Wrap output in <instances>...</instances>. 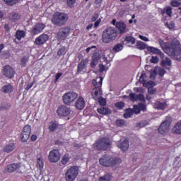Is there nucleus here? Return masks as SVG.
I'll list each match as a JSON object with an SVG mask.
<instances>
[{
  "mask_svg": "<svg viewBox=\"0 0 181 181\" xmlns=\"http://www.w3.org/2000/svg\"><path fill=\"white\" fill-rule=\"evenodd\" d=\"M45 24L38 23L37 24H35V25H33L31 33L34 35H38L45 29Z\"/></svg>",
  "mask_w": 181,
  "mask_h": 181,
  "instance_id": "4468645a",
  "label": "nucleus"
},
{
  "mask_svg": "<svg viewBox=\"0 0 181 181\" xmlns=\"http://www.w3.org/2000/svg\"><path fill=\"white\" fill-rule=\"evenodd\" d=\"M148 77H146V74L144 71H142L139 78V83H141L143 84L144 87H145V84H147L148 82H146V79Z\"/></svg>",
  "mask_w": 181,
  "mask_h": 181,
  "instance_id": "473e14b6",
  "label": "nucleus"
},
{
  "mask_svg": "<svg viewBox=\"0 0 181 181\" xmlns=\"http://www.w3.org/2000/svg\"><path fill=\"white\" fill-rule=\"evenodd\" d=\"M21 168H22L21 163H13L11 165H8L7 169H8V172L9 173L18 172V173H21L22 172L21 170Z\"/></svg>",
  "mask_w": 181,
  "mask_h": 181,
  "instance_id": "2eb2a0df",
  "label": "nucleus"
},
{
  "mask_svg": "<svg viewBox=\"0 0 181 181\" xmlns=\"http://www.w3.org/2000/svg\"><path fill=\"white\" fill-rule=\"evenodd\" d=\"M37 165H39V167L40 168H43V167H44V162H43L42 156L41 154H37Z\"/></svg>",
  "mask_w": 181,
  "mask_h": 181,
  "instance_id": "e433bc0d",
  "label": "nucleus"
},
{
  "mask_svg": "<svg viewBox=\"0 0 181 181\" xmlns=\"http://www.w3.org/2000/svg\"><path fill=\"white\" fill-rule=\"evenodd\" d=\"M165 74V71L164 69L156 66L154 70L152 71L151 75L155 76L158 74L159 76H163Z\"/></svg>",
  "mask_w": 181,
  "mask_h": 181,
  "instance_id": "b1692460",
  "label": "nucleus"
},
{
  "mask_svg": "<svg viewBox=\"0 0 181 181\" xmlns=\"http://www.w3.org/2000/svg\"><path fill=\"white\" fill-rule=\"evenodd\" d=\"M63 75L62 73H57L55 76V81H58L59 78Z\"/></svg>",
  "mask_w": 181,
  "mask_h": 181,
  "instance_id": "338daca9",
  "label": "nucleus"
},
{
  "mask_svg": "<svg viewBox=\"0 0 181 181\" xmlns=\"http://www.w3.org/2000/svg\"><path fill=\"white\" fill-rule=\"evenodd\" d=\"M57 127H58V125H57V124L56 122H51L49 126V130L51 132H55L57 130Z\"/></svg>",
  "mask_w": 181,
  "mask_h": 181,
  "instance_id": "58836bf2",
  "label": "nucleus"
},
{
  "mask_svg": "<svg viewBox=\"0 0 181 181\" xmlns=\"http://www.w3.org/2000/svg\"><path fill=\"white\" fill-rule=\"evenodd\" d=\"M28 62V59L26 57H23L21 59V65L25 66L26 63Z\"/></svg>",
  "mask_w": 181,
  "mask_h": 181,
  "instance_id": "0e129e2a",
  "label": "nucleus"
},
{
  "mask_svg": "<svg viewBox=\"0 0 181 181\" xmlns=\"http://www.w3.org/2000/svg\"><path fill=\"white\" fill-rule=\"evenodd\" d=\"M147 50L153 54H160L161 51L157 48H155L153 47H147Z\"/></svg>",
  "mask_w": 181,
  "mask_h": 181,
  "instance_id": "c9c22d12",
  "label": "nucleus"
},
{
  "mask_svg": "<svg viewBox=\"0 0 181 181\" xmlns=\"http://www.w3.org/2000/svg\"><path fill=\"white\" fill-rule=\"evenodd\" d=\"M122 49V45L121 44H118L113 47L112 51L118 52Z\"/></svg>",
  "mask_w": 181,
  "mask_h": 181,
  "instance_id": "3c124183",
  "label": "nucleus"
},
{
  "mask_svg": "<svg viewBox=\"0 0 181 181\" xmlns=\"http://www.w3.org/2000/svg\"><path fill=\"white\" fill-rule=\"evenodd\" d=\"M99 163L102 166L110 167L121 163V160L119 158H110V156L105 155L100 158Z\"/></svg>",
  "mask_w": 181,
  "mask_h": 181,
  "instance_id": "7ed1b4c3",
  "label": "nucleus"
},
{
  "mask_svg": "<svg viewBox=\"0 0 181 181\" xmlns=\"http://www.w3.org/2000/svg\"><path fill=\"white\" fill-rule=\"evenodd\" d=\"M78 97V93L74 91H69L63 95V101L66 105H70L74 103Z\"/></svg>",
  "mask_w": 181,
  "mask_h": 181,
  "instance_id": "39448f33",
  "label": "nucleus"
},
{
  "mask_svg": "<svg viewBox=\"0 0 181 181\" xmlns=\"http://www.w3.org/2000/svg\"><path fill=\"white\" fill-rule=\"evenodd\" d=\"M85 105H86V102L83 98V97L78 98V100H76V107L79 110H82L84 109Z\"/></svg>",
  "mask_w": 181,
  "mask_h": 181,
  "instance_id": "4be33fe9",
  "label": "nucleus"
},
{
  "mask_svg": "<svg viewBox=\"0 0 181 181\" xmlns=\"http://www.w3.org/2000/svg\"><path fill=\"white\" fill-rule=\"evenodd\" d=\"M165 26L170 30H172L175 28V24L172 21H170V23H165Z\"/></svg>",
  "mask_w": 181,
  "mask_h": 181,
  "instance_id": "4d7b16f0",
  "label": "nucleus"
},
{
  "mask_svg": "<svg viewBox=\"0 0 181 181\" xmlns=\"http://www.w3.org/2000/svg\"><path fill=\"white\" fill-rule=\"evenodd\" d=\"M148 45L145 44L144 42H142L141 41H139L136 42V48L139 49H145L146 48L147 49Z\"/></svg>",
  "mask_w": 181,
  "mask_h": 181,
  "instance_id": "4c0bfd02",
  "label": "nucleus"
},
{
  "mask_svg": "<svg viewBox=\"0 0 181 181\" xmlns=\"http://www.w3.org/2000/svg\"><path fill=\"white\" fill-rule=\"evenodd\" d=\"M134 115V110L132 109H127L124 114V117L125 119L130 118Z\"/></svg>",
  "mask_w": 181,
  "mask_h": 181,
  "instance_id": "ea45409f",
  "label": "nucleus"
},
{
  "mask_svg": "<svg viewBox=\"0 0 181 181\" xmlns=\"http://www.w3.org/2000/svg\"><path fill=\"white\" fill-rule=\"evenodd\" d=\"M139 37L144 42H149V39L145 36L139 35Z\"/></svg>",
  "mask_w": 181,
  "mask_h": 181,
  "instance_id": "69168bd1",
  "label": "nucleus"
},
{
  "mask_svg": "<svg viewBox=\"0 0 181 181\" xmlns=\"http://www.w3.org/2000/svg\"><path fill=\"white\" fill-rule=\"evenodd\" d=\"M103 81V77L96 78L92 81V84L94 87L101 88Z\"/></svg>",
  "mask_w": 181,
  "mask_h": 181,
  "instance_id": "c85d7f7f",
  "label": "nucleus"
},
{
  "mask_svg": "<svg viewBox=\"0 0 181 181\" xmlns=\"http://www.w3.org/2000/svg\"><path fill=\"white\" fill-rule=\"evenodd\" d=\"M137 101L145 102V97L142 94H139L137 95Z\"/></svg>",
  "mask_w": 181,
  "mask_h": 181,
  "instance_id": "13d9d810",
  "label": "nucleus"
},
{
  "mask_svg": "<svg viewBox=\"0 0 181 181\" xmlns=\"http://www.w3.org/2000/svg\"><path fill=\"white\" fill-rule=\"evenodd\" d=\"M30 132H31V127L30 125H25L23 129V131L21 132V134H28L30 135Z\"/></svg>",
  "mask_w": 181,
  "mask_h": 181,
  "instance_id": "a19ab883",
  "label": "nucleus"
},
{
  "mask_svg": "<svg viewBox=\"0 0 181 181\" xmlns=\"http://www.w3.org/2000/svg\"><path fill=\"white\" fill-rule=\"evenodd\" d=\"M99 69H100V71L103 72V71L105 70V66H104L103 64H100L99 65Z\"/></svg>",
  "mask_w": 181,
  "mask_h": 181,
  "instance_id": "774afa93",
  "label": "nucleus"
},
{
  "mask_svg": "<svg viewBox=\"0 0 181 181\" xmlns=\"http://www.w3.org/2000/svg\"><path fill=\"white\" fill-rule=\"evenodd\" d=\"M49 40V36L46 34H42L35 39V44L37 46L44 45Z\"/></svg>",
  "mask_w": 181,
  "mask_h": 181,
  "instance_id": "f3484780",
  "label": "nucleus"
},
{
  "mask_svg": "<svg viewBox=\"0 0 181 181\" xmlns=\"http://www.w3.org/2000/svg\"><path fill=\"white\" fill-rule=\"evenodd\" d=\"M154 107L158 110H163L167 107V105L165 102L164 103L156 102L154 105Z\"/></svg>",
  "mask_w": 181,
  "mask_h": 181,
  "instance_id": "7c9ffc66",
  "label": "nucleus"
},
{
  "mask_svg": "<svg viewBox=\"0 0 181 181\" xmlns=\"http://www.w3.org/2000/svg\"><path fill=\"white\" fill-rule=\"evenodd\" d=\"M76 0H67V4L70 8H74Z\"/></svg>",
  "mask_w": 181,
  "mask_h": 181,
  "instance_id": "5fc2aeb1",
  "label": "nucleus"
},
{
  "mask_svg": "<svg viewBox=\"0 0 181 181\" xmlns=\"http://www.w3.org/2000/svg\"><path fill=\"white\" fill-rule=\"evenodd\" d=\"M172 132L175 134H181V121L177 122L172 129Z\"/></svg>",
  "mask_w": 181,
  "mask_h": 181,
  "instance_id": "393cba45",
  "label": "nucleus"
},
{
  "mask_svg": "<svg viewBox=\"0 0 181 181\" xmlns=\"http://www.w3.org/2000/svg\"><path fill=\"white\" fill-rule=\"evenodd\" d=\"M99 18V14L98 13H95L93 14L91 18H90V21L91 22H95L97 21V19Z\"/></svg>",
  "mask_w": 181,
  "mask_h": 181,
  "instance_id": "6e6d98bb",
  "label": "nucleus"
},
{
  "mask_svg": "<svg viewBox=\"0 0 181 181\" xmlns=\"http://www.w3.org/2000/svg\"><path fill=\"white\" fill-rule=\"evenodd\" d=\"M98 103L100 106H106V100L105 98H103L100 97L98 99Z\"/></svg>",
  "mask_w": 181,
  "mask_h": 181,
  "instance_id": "8fccbe9b",
  "label": "nucleus"
},
{
  "mask_svg": "<svg viewBox=\"0 0 181 181\" xmlns=\"http://www.w3.org/2000/svg\"><path fill=\"white\" fill-rule=\"evenodd\" d=\"M117 146L123 151H126L129 148V142L127 139H124L117 143Z\"/></svg>",
  "mask_w": 181,
  "mask_h": 181,
  "instance_id": "aec40b11",
  "label": "nucleus"
},
{
  "mask_svg": "<svg viewBox=\"0 0 181 181\" xmlns=\"http://www.w3.org/2000/svg\"><path fill=\"white\" fill-rule=\"evenodd\" d=\"M166 13L168 16H171L173 11H172V7L171 6H168L166 8Z\"/></svg>",
  "mask_w": 181,
  "mask_h": 181,
  "instance_id": "bf43d9fd",
  "label": "nucleus"
},
{
  "mask_svg": "<svg viewBox=\"0 0 181 181\" xmlns=\"http://www.w3.org/2000/svg\"><path fill=\"white\" fill-rule=\"evenodd\" d=\"M102 89L99 87H95L91 91L92 98L95 100H98L102 96Z\"/></svg>",
  "mask_w": 181,
  "mask_h": 181,
  "instance_id": "dca6fc26",
  "label": "nucleus"
},
{
  "mask_svg": "<svg viewBox=\"0 0 181 181\" xmlns=\"http://www.w3.org/2000/svg\"><path fill=\"white\" fill-rule=\"evenodd\" d=\"M173 53V55H169L174 57L176 60L181 62V45L178 41V45H174V47L171 50Z\"/></svg>",
  "mask_w": 181,
  "mask_h": 181,
  "instance_id": "9b49d317",
  "label": "nucleus"
},
{
  "mask_svg": "<svg viewBox=\"0 0 181 181\" xmlns=\"http://www.w3.org/2000/svg\"><path fill=\"white\" fill-rule=\"evenodd\" d=\"M141 111H146V105H145V104L139 103V105H136L134 106V112H135V114H139Z\"/></svg>",
  "mask_w": 181,
  "mask_h": 181,
  "instance_id": "412c9836",
  "label": "nucleus"
},
{
  "mask_svg": "<svg viewBox=\"0 0 181 181\" xmlns=\"http://www.w3.org/2000/svg\"><path fill=\"white\" fill-rule=\"evenodd\" d=\"M94 146L98 150H106L111 146V141L109 138H103L98 140Z\"/></svg>",
  "mask_w": 181,
  "mask_h": 181,
  "instance_id": "423d86ee",
  "label": "nucleus"
},
{
  "mask_svg": "<svg viewBox=\"0 0 181 181\" xmlns=\"http://www.w3.org/2000/svg\"><path fill=\"white\" fill-rule=\"evenodd\" d=\"M151 62L153 64H156L158 62V58L157 57H152L151 59Z\"/></svg>",
  "mask_w": 181,
  "mask_h": 181,
  "instance_id": "680f3d73",
  "label": "nucleus"
},
{
  "mask_svg": "<svg viewBox=\"0 0 181 181\" xmlns=\"http://www.w3.org/2000/svg\"><path fill=\"white\" fill-rule=\"evenodd\" d=\"M70 160V157H69V154H66L63 158H62V163L63 165H66L68 163V162Z\"/></svg>",
  "mask_w": 181,
  "mask_h": 181,
  "instance_id": "49530a36",
  "label": "nucleus"
},
{
  "mask_svg": "<svg viewBox=\"0 0 181 181\" xmlns=\"http://www.w3.org/2000/svg\"><path fill=\"white\" fill-rule=\"evenodd\" d=\"M158 42L163 49V51L168 54V55H173V52L172 51L173 47L175 46V45H178V40H173L170 45H167L165 42H164L161 39L158 40Z\"/></svg>",
  "mask_w": 181,
  "mask_h": 181,
  "instance_id": "20e7f679",
  "label": "nucleus"
},
{
  "mask_svg": "<svg viewBox=\"0 0 181 181\" xmlns=\"http://www.w3.org/2000/svg\"><path fill=\"white\" fill-rule=\"evenodd\" d=\"M2 74L6 78H11L15 76V71L11 66L7 65L4 67Z\"/></svg>",
  "mask_w": 181,
  "mask_h": 181,
  "instance_id": "f8f14e48",
  "label": "nucleus"
},
{
  "mask_svg": "<svg viewBox=\"0 0 181 181\" xmlns=\"http://www.w3.org/2000/svg\"><path fill=\"white\" fill-rule=\"evenodd\" d=\"M16 146L14 143H9L8 144H6L4 148V152H6L7 153H10L13 152L15 150Z\"/></svg>",
  "mask_w": 181,
  "mask_h": 181,
  "instance_id": "a878e982",
  "label": "nucleus"
},
{
  "mask_svg": "<svg viewBox=\"0 0 181 181\" xmlns=\"http://www.w3.org/2000/svg\"><path fill=\"white\" fill-rule=\"evenodd\" d=\"M4 2L8 6H14L19 2V0H4Z\"/></svg>",
  "mask_w": 181,
  "mask_h": 181,
  "instance_id": "c03bdc74",
  "label": "nucleus"
},
{
  "mask_svg": "<svg viewBox=\"0 0 181 181\" xmlns=\"http://www.w3.org/2000/svg\"><path fill=\"white\" fill-rule=\"evenodd\" d=\"M129 97V99L131 101H132V102L137 101V95H136L135 93H130Z\"/></svg>",
  "mask_w": 181,
  "mask_h": 181,
  "instance_id": "864d4df0",
  "label": "nucleus"
},
{
  "mask_svg": "<svg viewBox=\"0 0 181 181\" xmlns=\"http://www.w3.org/2000/svg\"><path fill=\"white\" fill-rule=\"evenodd\" d=\"M64 54H65V49H64V48L60 49L58 51V52H57V54H58V56H59V57L62 56V55Z\"/></svg>",
  "mask_w": 181,
  "mask_h": 181,
  "instance_id": "052dcab7",
  "label": "nucleus"
},
{
  "mask_svg": "<svg viewBox=\"0 0 181 181\" xmlns=\"http://www.w3.org/2000/svg\"><path fill=\"white\" fill-rule=\"evenodd\" d=\"M115 107L119 110H122L125 107V103L124 102H118L115 103Z\"/></svg>",
  "mask_w": 181,
  "mask_h": 181,
  "instance_id": "09e8293b",
  "label": "nucleus"
},
{
  "mask_svg": "<svg viewBox=\"0 0 181 181\" xmlns=\"http://www.w3.org/2000/svg\"><path fill=\"white\" fill-rule=\"evenodd\" d=\"M100 23H101V18H98V20H96V21L94 23V28H97L100 24Z\"/></svg>",
  "mask_w": 181,
  "mask_h": 181,
  "instance_id": "e2e57ef3",
  "label": "nucleus"
},
{
  "mask_svg": "<svg viewBox=\"0 0 181 181\" xmlns=\"http://www.w3.org/2000/svg\"><path fill=\"white\" fill-rule=\"evenodd\" d=\"M30 137V134L21 133L20 135L21 141L22 142H26Z\"/></svg>",
  "mask_w": 181,
  "mask_h": 181,
  "instance_id": "79ce46f5",
  "label": "nucleus"
},
{
  "mask_svg": "<svg viewBox=\"0 0 181 181\" xmlns=\"http://www.w3.org/2000/svg\"><path fill=\"white\" fill-rule=\"evenodd\" d=\"M68 19L66 14L61 12H56L52 16V22L57 26H62L64 25Z\"/></svg>",
  "mask_w": 181,
  "mask_h": 181,
  "instance_id": "f03ea898",
  "label": "nucleus"
},
{
  "mask_svg": "<svg viewBox=\"0 0 181 181\" xmlns=\"http://www.w3.org/2000/svg\"><path fill=\"white\" fill-rule=\"evenodd\" d=\"M98 113L103 115H109L111 114V110L108 108L101 107L97 109Z\"/></svg>",
  "mask_w": 181,
  "mask_h": 181,
  "instance_id": "cd10ccee",
  "label": "nucleus"
},
{
  "mask_svg": "<svg viewBox=\"0 0 181 181\" xmlns=\"http://www.w3.org/2000/svg\"><path fill=\"white\" fill-rule=\"evenodd\" d=\"M116 124L117 127H123L125 125V121L124 119H117Z\"/></svg>",
  "mask_w": 181,
  "mask_h": 181,
  "instance_id": "603ef678",
  "label": "nucleus"
},
{
  "mask_svg": "<svg viewBox=\"0 0 181 181\" xmlns=\"http://www.w3.org/2000/svg\"><path fill=\"white\" fill-rule=\"evenodd\" d=\"M48 159L52 163H57L61 159V154L59 150H51L49 153Z\"/></svg>",
  "mask_w": 181,
  "mask_h": 181,
  "instance_id": "6e6552de",
  "label": "nucleus"
},
{
  "mask_svg": "<svg viewBox=\"0 0 181 181\" xmlns=\"http://www.w3.org/2000/svg\"><path fill=\"white\" fill-rule=\"evenodd\" d=\"M100 58H101V54L98 52H95L92 56V61L90 63V66L92 67H94L95 66H96L98 64V62L100 60Z\"/></svg>",
  "mask_w": 181,
  "mask_h": 181,
  "instance_id": "5701e85b",
  "label": "nucleus"
},
{
  "mask_svg": "<svg viewBox=\"0 0 181 181\" xmlns=\"http://www.w3.org/2000/svg\"><path fill=\"white\" fill-rule=\"evenodd\" d=\"M8 18L13 22H16L21 19V14L19 13L12 12L9 14Z\"/></svg>",
  "mask_w": 181,
  "mask_h": 181,
  "instance_id": "bb28decb",
  "label": "nucleus"
},
{
  "mask_svg": "<svg viewBox=\"0 0 181 181\" xmlns=\"http://www.w3.org/2000/svg\"><path fill=\"white\" fill-rule=\"evenodd\" d=\"M88 64V59H85L82 61H81V63L79 65H78V72L81 73L83 69L86 68V66Z\"/></svg>",
  "mask_w": 181,
  "mask_h": 181,
  "instance_id": "c756f323",
  "label": "nucleus"
},
{
  "mask_svg": "<svg viewBox=\"0 0 181 181\" xmlns=\"http://www.w3.org/2000/svg\"><path fill=\"white\" fill-rule=\"evenodd\" d=\"M78 175V167L74 166L71 168L66 173V181H74Z\"/></svg>",
  "mask_w": 181,
  "mask_h": 181,
  "instance_id": "0eeeda50",
  "label": "nucleus"
},
{
  "mask_svg": "<svg viewBox=\"0 0 181 181\" xmlns=\"http://www.w3.org/2000/svg\"><path fill=\"white\" fill-rule=\"evenodd\" d=\"M124 40L132 45H134L136 43V39L132 36L127 37Z\"/></svg>",
  "mask_w": 181,
  "mask_h": 181,
  "instance_id": "a18cd8bd",
  "label": "nucleus"
},
{
  "mask_svg": "<svg viewBox=\"0 0 181 181\" xmlns=\"http://www.w3.org/2000/svg\"><path fill=\"white\" fill-rule=\"evenodd\" d=\"M118 36L117 31L115 28L108 27L103 30L102 35V42L105 44H108L112 41H114Z\"/></svg>",
  "mask_w": 181,
  "mask_h": 181,
  "instance_id": "f257e3e1",
  "label": "nucleus"
},
{
  "mask_svg": "<svg viewBox=\"0 0 181 181\" xmlns=\"http://www.w3.org/2000/svg\"><path fill=\"white\" fill-rule=\"evenodd\" d=\"M57 112L60 117H67L71 113V109L65 105H62L58 107Z\"/></svg>",
  "mask_w": 181,
  "mask_h": 181,
  "instance_id": "ddd939ff",
  "label": "nucleus"
},
{
  "mask_svg": "<svg viewBox=\"0 0 181 181\" xmlns=\"http://www.w3.org/2000/svg\"><path fill=\"white\" fill-rule=\"evenodd\" d=\"M170 4L173 7H179L181 6V3L179 0H172Z\"/></svg>",
  "mask_w": 181,
  "mask_h": 181,
  "instance_id": "de8ad7c7",
  "label": "nucleus"
},
{
  "mask_svg": "<svg viewBox=\"0 0 181 181\" xmlns=\"http://www.w3.org/2000/svg\"><path fill=\"white\" fill-rule=\"evenodd\" d=\"M70 34V28H61L57 35V40L59 41H62L66 40Z\"/></svg>",
  "mask_w": 181,
  "mask_h": 181,
  "instance_id": "9d476101",
  "label": "nucleus"
},
{
  "mask_svg": "<svg viewBox=\"0 0 181 181\" xmlns=\"http://www.w3.org/2000/svg\"><path fill=\"white\" fill-rule=\"evenodd\" d=\"M2 91L4 93H11L12 91H13V88L11 84L5 85L2 87Z\"/></svg>",
  "mask_w": 181,
  "mask_h": 181,
  "instance_id": "2f4dec72",
  "label": "nucleus"
},
{
  "mask_svg": "<svg viewBox=\"0 0 181 181\" xmlns=\"http://www.w3.org/2000/svg\"><path fill=\"white\" fill-rule=\"evenodd\" d=\"M161 64L163 66H170L171 65V60L169 58L166 57L162 61Z\"/></svg>",
  "mask_w": 181,
  "mask_h": 181,
  "instance_id": "37998d69",
  "label": "nucleus"
},
{
  "mask_svg": "<svg viewBox=\"0 0 181 181\" xmlns=\"http://www.w3.org/2000/svg\"><path fill=\"white\" fill-rule=\"evenodd\" d=\"M155 86V83L152 81L147 82L146 84H144V87L148 88V92L150 95H155L156 93V88L153 86Z\"/></svg>",
  "mask_w": 181,
  "mask_h": 181,
  "instance_id": "6ab92c4d",
  "label": "nucleus"
},
{
  "mask_svg": "<svg viewBox=\"0 0 181 181\" xmlns=\"http://www.w3.org/2000/svg\"><path fill=\"white\" fill-rule=\"evenodd\" d=\"M170 124H171L170 119H166L163 121L158 128L159 133L163 135L167 134L170 130Z\"/></svg>",
  "mask_w": 181,
  "mask_h": 181,
  "instance_id": "1a4fd4ad",
  "label": "nucleus"
},
{
  "mask_svg": "<svg viewBox=\"0 0 181 181\" xmlns=\"http://www.w3.org/2000/svg\"><path fill=\"white\" fill-rule=\"evenodd\" d=\"M116 28L119 31V33L123 34L128 32V29L127 28V24L123 23V21H118L116 23Z\"/></svg>",
  "mask_w": 181,
  "mask_h": 181,
  "instance_id": "a211bd4d",
  "label": "nucleus"
},
{
  "mask_svg": "<svg viewBox=\"0 0 181 181\" xmlns=\"http://www.w3.org/2000/svg\"><path fill=\"white\" fill-rule=\"evenodd\" d=\"M113 177L112 175L107 173L100 177H99V181H111Z\"/></svg>",
  "mask_w": 181,
  "mask_h": 181,
  "instance_id": "f704fd0d",
  "label": "nucleus"
},
{
  "mask_svg": "<svg viewBox=\"0 0 181 181\" xmlns=\"http://www.w3.org/2000/svg\"><path fill=\"white\" fill-rule=\"evenodd\" d=\"M26 36V33L23 30H18L16 34V37L17 40H21L22 38Z\"/></svg>",
  "mask_w": 181,
  "mask_h": 181,
  "instance_id": "72a5a7b5",
  "label": "nucleus"
}]
</instances>
